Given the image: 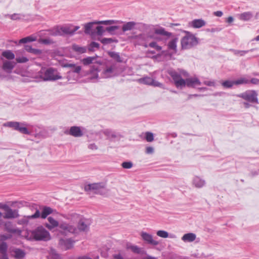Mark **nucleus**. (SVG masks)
I'll return each instance as SVG.
<instances>
[{"mask_svg": "<svg viewBox=\"0 0 259 259\" xmlns=\"http://www.w3.org/2000/svg\"><path fill=\"white\" fill-rule=\"evenodd\" d=\"M126 248L127 249H130L133 252L139 254L141 252V248L137 245L127 244Z\"/></svg>", "mask_w": 259, "mask_h": 259, "instance_id": "a19ab883", "label": "nucleus"}, {"mask_svg": "<svg viewBox=\"0 0 259 259\" xmlns=\"http://www.w3.org/2000/svg\"><path fill=\"white\" fill-rule=\"evenodd\" d=\"M59 228L61 230L63 233H77V229L71 223H67L65 222L60 223Z\"/></svg>", "mask_w": 259, "mask_h": 259, "instance_id": "9b49d317", "label": "nucleus"}, {"mask_svg": "<svg viewBox=\"0 0 259 259\" xmlns=\"http://www.w3.org/2000/svg\"><path fill=\"white\" fill-rule=\"evenodd\" d=\"M36 40V38L31 36H29L21 39L19 40V44H25L28 42H31Z\"/></svg>", "mask_w": 259, "mask_h": 259, "instance_id": "ea45409f", "label": "nucleus"}, {"mask_svg": "<svg viewBox=\"0 0 259 259\" xmlns=\"http://www.w3.org/2000/svg\"><path fill=\"white\" fill-rule=\"evenodd\" d=\"M39 42L40 43H41L43 44L49 45V44H52L53 42V41L50 39L45 38V39H40L39 40Z\"/></svg>", "mask_w": 259, "mask_h": 259, "instance_id": "6e6d98bb", "label": "nucleus"}, {"mask_svg": "<svg viewBox=\"0 0 259 259\" xmlns=\"http://www.w3.org/2000/svg\"><path fill=\"white\" fill-rule=\"evenodd\" d=\"M74 243V241L71 238L60 239L59 244L63 249L68 250L73 247Z\"/></svg>", "mask_w": 259, "mask_h": 259, "instance_id": "a211bd4d", "label": "nucleus"}, {"mask_svg": "<svg viewBox=\"0 0 259 259\" xmlns=\"http://www.w3.org/2000/svg\"><path fill=\"white\" fill-rule=\"evenodd\" d=\"M206 32H210L212 33L216 32H219L221 30V28L219 27H215V28H212L211 29L210 28H207L206 29Z\"/></svg>", "mask_w": 259, "mask_h": 259, "instance_id": "4d7b16f0", "label": "nucleus"}, {"mask_svg": "<svg viewBox=\"0 0 259 259\" xmlns=\"http://www.w3.org/2000/svg\"><path fill=\"white\" fill-rule=\"evenodd\" d=\"M99 46H100V45L98 42L93 41L90 44V48L89 49V50L91 51H92L93 48H99Z\"/></svg>", "mask_w": 259, "mask_h": 259, "instance_id": "052dcab7", "label": "nucleus"}, {"mask_svg": "<svg viewBox=\"0 0 259 259\" xmlns=\"http://www.w3.org/2000/svg\"><path fill=\"white\" fill-rule=\"evenodd\" d=\"M101 132L106 136L107 139L110 141H112L116 138L121 137V135L119 133H117L111 129H104L101 131Z\"/></svg>", "mask_w": 259, "mask_h": 259, "instance_id": "4468645a", "label": "nucleus"}, {"mask_svg": "<svg viewBox=\"0 0 259 259\" xmlns=\"http://www.w3.org/2000/svg\"><path fill=\"white\" fill-rule=\"evenodd\" d=\"M119 28L118 26H111L107 27L106 29V31L112 35L115 34L114 31Z\"/></svg>", "mask_w": 259, "mask_h": 259, "instance_id": "a18cd8bd", "label": "nucleus"}, {"mask_svg": "<svg viewBox=\"0 0 259 259\" xmlns=\"http://www.w3.org/2000/svg\"><path fill=\"white\" fill-rule=\"evenodd\" d=\"M88 148L92 150H97L98 149L97 146L94 143L90 144L88 146Z\"/></svg>", "mask_w": 259, "mask_h": 259, "instance_id": "774afa93", "label": "nucleus"}, {"mask_svg": "<svg viewBox=\"0 0 259 259\" xmlns=\"http://www.w3.org/2000/svg\"><path fill=\"white\" fill-rule=\"evenodd\" d=\"M95 34L98 35H102L104 32L103 27L102 26H98L95 27Z\"/></svg>", "mask_w": 259, "mask_h": 259, "instance_id": "09e8293b", "label": "nucleus"}, {"mask_svg": "<svg viewBox=\"0 0 259 259\" xmlns=\"http://www.w3.org/2000/svg\"><path fill=\"white\" fill-rule=\"evenodd\" d=\"M60 215L64 219L70 221L72 223H78L82 217V215L75 212L70 213L68 214H61Z\"/></svg>", "mask_w": 259, "mask_h": 259, "instance_id": "dca6fc26", "label": "nucleus"}, {"mask_svg": "<svg viewBox=\"0 0 259 259\" xmlns=\"http://www.w3.org/2000/svg\"><path fill=\"white\" fill-rule=\"evenodd\" d=\"M136 25V23L134 21L126 22L123 25L122 30L123 32L132 30L135 28Z\"/></svg>", "mask_w": 259, "mask_h": 259, "instance_id": "bb28decb", "label": "nucleus"}, {"mask_svg": "<svg viewBox=\"0 0 259 259\" xmlns=\"http://www.w3.org/2000/svg\"><path fill=\"white\" fill-rule=\"evenodd\" d=\"M253 17V14L250 12H246L240 14L239 15V19L242 21H248Z\"/></svg>", "mask_w": 259, "mask_h": 259, "instance_id": "2f4dec72", "label": "nucleus"}, {"mask_svg": "<svg viewBox=\"0 0 259 259\" xmlns=\"http://www.w3.org/2000/svg\"><path fill=\"white\" fill-rule=\"evenodd\" d=\"M24 49L27 52L34 55H39L42 53L41 50L32 48L30 45H25Z\"/></svg>", "mask_w": 259, "mask_h": 259, "instance_id": "c85d7f7f", "label": "nucleus"}, {"mask_svg": "<svg viewBox=\"0 0 259 259\" xmlns=\"http://www.w3.org/2000/svg\"><path fill=\"white\" fill-rule=\"evenodd\" d=\"M26 125L27 124L25 122H19L17 121H9L4 124V126L11 127L21 134L30 135L31 133L26 127Z\"/></svg>", "mask_w": 259, "mask_h": 259, "instance_id": "39448f33", "label": "nucleus"}, {"mask_svg": "<svg viewBox=\"0 0 259 259\" xmlns=\"http://www.w3.org/2000/svg\"><path fill=\"white\" fill-rule=\"evenodd\" d=\"M154 152V149L152 147H148L146 149V153L147 154H152Z\"/></svg>", "mask_w": 259, "mask_h": 259, "instance_id": "69168bd1", "label": "nucleus"}, {"mask_svg": "<svg viewBox=\"0 0 259 259\" xmlns=\"http://www.w3.org/2000/svg\"><path fill=\"white\" fill-rule=\"evenodd\" d=\"M8 245L6 242H3L0 244V253L3 254V259H7V250H8Z\"/></svg>", "mask_w": 259, "mask_h": 259, "instance_id": "7c9ffc66", "label": "nucleus"}, {"mask_svg": "<svg viewBox=\"0 0 259 259\" xmlns=\"http://www.w3.org/2000/svg\"><path fill=\"white\" fill-rule=\"evenodd\" d=\"M81 68L80 66H75L72 69L71 71L73 72L79 73L81 71Z\"/></svg>", "mask_w": 259, "mask_h": 259, "instance_id": "680f3d73", "label": "nucleus"}, {"mask_svg": "<svg viewBox=\"0 0 259 259\" xmlns=\"http://www.w3.org/2000/svg\"><path fill=\"white\" fill-rule=\"evenodd\" d=\"M234 84H246L249 83V80L246 79L245 78H241L236 80L234 81Z\"/></svg>", "mask_w": 259, "mask_h": 259, "instance_id": "37998d69", "label": "nucleus"}, {"mask_svg": "<svg viewBox=\"0 0 259 259\" xmlns=\"http://www.w3.org/2000/svg\"><path fill=\"white\" fill-rule=\"evenodd\" d=\"M178 41V38L177 37H175L174 38L172 39L171 40H170L168 44L167 47L168 48L169 50H172L174 51H176L177 50V44Z\"/></svg>", "mask_w": 259, "mask_h": 259, "instance_id": "f704fd0d", "label": "nucleus"}, {"mask_svg": "<svg viewBox=\"0 0 259 259\" xmlns=\"http://www.w3.org/2000/svg\"><path fill=\"white\" fill-rule=\"evenodd\" d=\"M108 55L113 59L114 60H116L118 62H122V60L119 55V54L117 52H108Z\"/></svg>", "mask_w": 259, "mask_h": 259, "instance_id": "c9c22d12", "label": "nucleus"}, {"mask_svg": "<svg viewBox=\"0 0 259 259\" xmlns=\"http://www.w3.org/2000/svg\"><path fill=\"white\" fill-rule=\"evenodd\" d=\"M185 83L184 88L185 86H187L189 88H195L196 86L200 85L201 82L197 77H190L186 79H184Z\"/></svg>", "mask_w": 259, "mask_h": 259, "instance_id": "f3484780", "label": "nucleus"}, {"mask_svg": "<svg viewBox=\"0 0 259 259\" xmlns=\"http://www.w3.org/2000/svg\"><path fill=\"white\" fill-rule=\"evenodd\" d=\"M84 190L86 191L93 190L96 194H102L105 191V185L103 183L89 184L85 186Z\"/></svg>", "mask_w": 259, "mask_h": 259, "instance_id": "9d476101", "label": "nucleus"}, {"mask_svg": "<svg viewBox=\"0 0 259 259\" xmlns=\"http://www.w3.org/2000/svg\"><path fill=\"white\" fill-rule=\"evenodd\" d=\"M101 42L103 44H108L113 42V39L111 38H103L101 40Z\"/></svg>", "mask_w": 259, "mask_h": 259, "instance_id": "5fc2aeb1", "label": "nucleus"}, {"mask_svg": "<svg viewBox=\"0 0 259 259\" xmlns=\"http://www.w3.org/2000/svg\"><path fill=\"white\" fill-rule=\"evenodd\" d=\"M168 74L172 78L175 85L177 88L182 89L184 88V79L182 78L178 70H169L168 71Z\"/></svg>", "mask_w": 259, "mask_h": 259, "instance_id": "0eeeda50", "label": "nucleus"}, {"mask_svg": "<svg viewBox=\"0 0 259 259\" xmlns=\"http://www.w3.org/2000/svg\"><path fill=\"white\" fill-rule=\"evenodd\" d=\"M53 212V210L52 208L48 206H45L41 213V218L44 219H46L48 215L51 214Z\"/></svg>", "mask_w": 259, "mask_h": 259, "instance_id": "473e14b6", "label": "nucleus"}, {"mask_svg": "<svg viewBox=\"0 0 259 259\" xmlns=\"http://www.w3.org/2000/svg\"><path fill=\"white\" fill-rule=\"evenodd\" d=\"M96 24H98L97 22H92L87 23L84 24V32L87 34L94 35L95 34V28L94 25Z\"/></svg>", "mask_w": 259, "mask_h": 259, "instance_id": "6ab92c4d", "label": "nucleus"}, {"mask_svg": "<svg viewBox=\"0 0 259 259\" xmlns=\"http://www.w3.org/2000/svg\"><path fill=\"white\" fill-rule=\"evenodd\" d=\"M1 208L5 211L3 216L5 219H13L17 218L18 215L17 210H13L7 204L3 205Z\"/></svg>", "mask_w": 259, "mask_h": 259, "instance_id": "f8f14e48", "label": "nucleus"}, {"mask_svg": "<svg viewBox=\"0 0 259 259\" xmlns=\"http://www.w3.org/2000/svg\"><path fill=\"white\" fill-rule=\"evenodd\" d=\"M157 45V42H156L155 41H152V42L149 43V44L148 45H144V47L147 48V47H148V46H149L152 48H155Z\"/></svg>", "mask_w": 259, "mask_h": 259, "instance_id": "0e129e2a", "label": "nucleus"}, {"mask_svg": "<svg viewBox=\"0 0 259 259\" xmlns=\"http://www.w3.org/2000/svg\"><path fill=\"white\" fill-rule=\"evenodd\" d=\"M69 134L74 137H80L83 136V132L81 130V127L77 126H71Z\"/></svg>", "mask_w": 259, "mask_h": 259, "instance_id": "4be33fe9", "label": "nucleus"}, {"mask_svg": "<svg viewBox=\"0 0 259 259\" xmlns=\"http://www.w3.org/2000/svg\"><path fill=\"white\" fill-rule=\"evenodd\" d=\"M72 27L73 26L57 27L54 29L51 34L53 36H62L65 34L73 35L80 28L78 26Z\"/></svg>", "mask_w": 259, "mask_h": 259, "instance_id": "20e7f679", "label": "nucleus"}, {"mask_svg": "<svg viewBox=\"0 0 259 259\" xmlns=\"http://www.w3.org/2000/svg\"><path fill=\"white\" fill-rule=\"evenodd\" d=\"M2 56L9 60H12L15 58V55L11 50L4 51L2 53Z\"/></svg>", "mask_w": 259, "mask_h": 259, "instance_id": "e433bc0d", "label": "nucleus"}, {"mask_svg": "<svg viewBox=\"0 0 259 259\" xmlns=\"http://www.w3.org/2000/svg\"><path fill=\"white\" fill-rule=\"evenodd\" d=\"M222 85L225 88H231L234 84V81L226 80L222 83Z\"/></svg>", "mask_w": 259, "mask_h": 259, "instance_id": "49530a36", "label": "nucleus"}, {"mask_svg": "<svg viewBox=\"0 0 259 259\" xmlns=\"http://www.w3.org/2000/svg\"><path fill=\"white\" fill-rule=\"evenodd\" d=\"M203 83L209 87H214L215 84V82L214 81L210 80H205L203 81Z\"/></svg>", "mask_w": 259, "mask_h": 259, "instance_id": "13d9d810", "label": "nucleus"}, {"mask_svg": "<svg viewBox=\"0 0 259 259\" xmlns=\"http://www.w3.org/2000/svg\"><path fill=\"white\" fill-rule=\"evenodd\" d=\"M178 70L180 73V75L181 76L182 75L184 77H188L189 76V73L186 71L182 69H178Z\"/></svg>", "mask_w": 259, "mask_h": 259, "instance_id": "bf43d9fd", "label": "nucleus"}, {"mask_svg": "<svg viewBox=\"0 0 259 259\" xmlns=\"http://www.w3.org/2000/svg\"><path fill=\"white\" fill-rule=\"evenodd\" d=\"M48 220L49 222V224H47L46 225V227L49 229V230H51L54 229L57 227H59L60 223L58 221L54 219L52 217H49L48 218Z\"/></svg>", "mask_w": 259, "mask_h": 259, "instance_id": "b1692460", "label": "nucleus"}, {"mask_svg": "<svg viewBox=\"0 0 259 259\" xmlns=\"http://www.w3.org/2000/svg\"><path fill=\"white\" fill-rule=\"evenodd\" d=\"M38 75L44 81H54L62 78L57 69L52 67L42 68Z\"/></svg>", "mask_w": 259, "mask_h": 259, "instance_id": "f257e3e1", "label": "nucleus"}, {"mask_svg": "<svg viewBox=\"0 0 259 259\" xmlns=\"http://www.w3.org/2000/svg\"><path fill=\"white\" fill-rule=\"evenodd\" d=\"M77 232L79 231L86 232L89 230V227L87 223V221L84 218L82 217L81 219L78 222Z\"/></svg>", "mask_w": 259, "mask_h": 259, "instance_id": "aec40b11", "label": "nucleus"}, {"mask_svg": "<svg viewBox=\"0 0 259 259\" xmlns=\"http://www.w3.org/2000/svg\"><path fill=\"white\" fill-rule=\"evenodd\" d=\"M51 254L54 259H61V258L60 254L58 253L55 249L51 250Z\"/></svg>", "mask_w": 259, "mask_h": 259, "instance_id": "864d4df0", "label": "nucleus"}, {"mask_svg": "<svg viewBox=\"0 0 259 259\" xmlns=\"http://www.w3.org/2000/svg\"><path fill=\"white\" fill-rule=\"evenodd\" d=\"M205 24V21L202 19H194L189 22V26L194 28H200Z\"/></svg>", "mask_w": 259, "mask_h": 259, "instance_id": "412c9836", "label": "nucleus"}, {"mask_svg": "<svg viewBox=\"0 0 259 259\" xmlns=\"http://www.w3.org/2000/svg\"><path fill=\"white\" fill-rule=\"evenodd\" d=\"M249 81L254 84H259V79L256 78H253L250 80H249Z\"/></svg>", "mask_w": 259, "mask_h": 259, "instance_id": "338daca9", "label": "nucleus"}, {"mask_svg": "<svg viewBox=\"0 0 259 259\" xmlns=\"http://www.w3.org/2000/svg\"><path fill=\"white\" fill-rule=\"evenodd\" d=\"M72 49L74 52L78 54H83L87 52V48L85 47H81L76 44L73 45Z\"/></svg>", "mask_w": 259, "mask_h": 259, "instance_id": "72a5a7b5", "label": "nucleus"}, {"mask_svg": "<svg viewBox=\"0 0 259 259\" xmlns=\"http://www.w3.org/2000/svg\"><path fill=\"white\" fill-rule=\"evenodd\" d=\"M133 164L131 161H125L122 163L121 166L125 169H130L133 167Z\"/></svg>", "mask_w": 259, "mask_h": 259, "instance_id": "8fccbe9b", "label": "nucleus"}, {"mask_svg": "<svg viewBox=\"0 0 259 259\" xmlns=\"http://www.w3.org/2000/svg\"><path fill=\"white\" fill-rule=\"evenodd\" d=\"M154 32L156 34L165 36H167V37H169L172 35V33L171 32L166 31L165 29L162 27L155 29Z\"/></svg>", "mask_w": 259, "mask_h": 259, "instance_id": "c756f323", "label": "nucleus"}, {"mask_svg": "<svg viewBox=\"0 0 259 259\" xmlns=\"http://www.w3.org/2000/svg\"><path fill=\"white\" fill-rule=\"evenodd\" d=\"M237 97L252 103H258L257 94L255 91H248L237 95Z\"/></svg>", "mask_w": 259, "mask_h": 259, "instance_id": "6e6552de", "label": "nucleus"}, {"mask_svg": "<svg viewBox=\"0 0 259 259\" xmlns=\"http://www.w3.org/2000/svg\"><path fill=\"white\" fill-rule=\"evenodd\" d=\"M196 238V236L194 233H189L184 234L182 237V240L185 242H191L194 241Z\"/></svg>", "mask_w": 259, "mask_h": 259, "instance_id": "a878e982", "label": "nucleus"}, {"mask_svg": "<svg viewBox=\"0 0 259 259\" xmlns=\"http://www.w3.org/2000/svg\"><path fill=\"white\" fill-rule=\"evenodd\" d=\"M138 82L142 84H147V85H153L154 87H161L162 86V84L160 82L155 81L153 78L148 77L146 76L142 78H140L138 79Z\"/></svg>", "mask_w": 259, "mask_h": 259, "instance_id": "ddd939ff", "label": "nucleus"}, {"mask_svg": "<svg viewBox=\"0 0 259 259\" xmlns=\"http://www.w3.org/2000/svg\"><path fill=\"white\" fill-rule=\"evenodd\" d=\"M32 234L36 240L48 241L50 239L49 232L42 227H38L32 232Z\"/></svg>", "mask_w": 259, "mask_h": 259, "instance_id": "423d86ee", "label": "nucleus"}, {"mask_svg": "<svg viewBox=\"0 0 259 259\" xmlns=\"http://www.w3.org/2000/svg\"><path fill=\"white\" fill-rule=\"evenodd\" d=\"M116 74V67L115 64L106 65L100 74V77L103 78H110Z\"/></svg>", "mask_w": 259, "mask_h": 259, "instance_id": "1a4fd4ad", "label": "nucleus"}, {"mask_svg": "<svg viewBox=\"0 0 259 259\" xmlns=\"http://www.w3.org/2000/svg\"><path fill=\"white\" fill-rule=\"evenodd\" d=\"M186 34L181 39V45L183 49H189L198 44V39L191 32L185 31Z\"/></svg>", "mask_w": 259, "mask_h": 259, "instance_id": "7ed1b4c3", "label": "nucleus"}, {"mask_svg": "<svg viewBox=\"0 0 259 259\" xmlns=\"http://www.w3.org/2000/svg\"><path fill=\"white\" fill-rule=\"evenodd\" d=\"M7 16L13 20H19L20 19H23L24 17V16L23 15L17 13H14L12 15H8Z\"/></svg>", "mask_w": 259, "mask_h": 259, "instance_id": "58836bf2", "label": "nucleus"}, {"mask_svg": "<svg viewBox=\"0 0 259 259\" xmlns=\"http://www.w3.org/2000/svg\"><path fill=\"white\" fill-rule=\"evenodd\" d=\"M142 239L147 244L152 245H157L159 244L158 241L155 240L153 238L152 235L146 232H142L141 234Z\"/></svg>", "mask_w": 259, "mask_h": 259, "instance_id": "2eb2a0df", "label": "nucleus"}, {"mask_svg": "<svg viewBox=\"0 0 259 259\" xmlns=\"http://www.w3.org/2000/svg\"><path fill=\"white\" fill-rule=\"evenodd\" d=\"M15 67V64L10 61H6L4 62L2 67L3 69L8 73H12V70Z\"/></svg>", "mask_w": 259, "mask_h": 259, "instance_id": "393cba45", "label": "nucleus"}, {"mask_svg": "<svg viewBox=\"0 0 259 259\" xmlns=\"http://www.w3.org/2000/svg\"><path fill=\"white\" fill-rule=\"evenodd\" d=\"M156 234L159 237L161 238H166L168 237L169 234L167 232L164 230H159L156 232Z\"/></svg>", "mask_w": 259, "mask_h": 259, "instance_id": "c03bdc74", "label": "nucleus"}, {"mask_svg": "<svg viewBox=\"0 0 259 259\" xmlns=\"http://www.w3.org/2000/svg\"><path fill=\"white\" fill-rule=\"evenodd\" d=\"M146 139L148 142H152L154 140V136L153 133L151 132L146 133Z\"/></svg>", "mask_w": 259, "mask_h": 259, "instance_id": "3c124183", "label": "nucleus"}, {"mask_svg": "<svg viewBox=\"0 0 259 259\" xmlns=\"http://www.w3.org/2000/svg\"><path fill=\"white\" fill-rule=\"evenodd\" d=\"M40 216L41 217V214H40L39 210H36L35 213L32 214L30 218L32 219H36L39 218Z\"/></svg>", "mask_w": 259, "mask_h": 259, "instance_id": "e2e57ef3", "label": "nucleus"}, {"mask_svg": "<svg viewBox=\"0 0 259 259\" xmlns=\"http://www.w3.org/2000/svg\"><path fill=\"white\" fill-rule=\"evenodd\" d=\"M118 22V21L117 20H109L98 21V22H97V23L99 24H104V25H111L112 24L116 23Z\"/></svg>", "mask_w": 259, "mask_h": 259, "instance_id": "de8ad7c7", "label": "nucleus"}, {"mask_svg": "<svg viewBox=\"0 0 259 259\" xmlns=\"http://www.w3.org/2000/svg\"><path fill=\"white\" fill-rule=\"evenodd\" d=\"M98 57L96 55L93 57H88L81 60V62L84 65H89L90 64H94L90 70L91 76V79H97L99 77L97 72L98 71V68L96 66L95 64H100V62L98 60Z\"/></svg>", "mask_w": 259, "mask_h": 259, "instance_id": "f03ea898", "label": "nucleus"}, {"mask_svg": "<svg viewBox=\"0 0 259 259\" xmlns=\"http://www.w3.org/2000/svg\"><path fill=\"white\" fill-rule=\"evenodd\" d=\"M193 184L196 187L200 188L204 186L205 182L200 177L196 176L193 180Z\"/></svg>", "mask_w": 259, "mask_h": 259, "instance_id": "cd10ccee", "label": "nucleus"}, {"mask_svg": "<svg viewBox=\"0 0 259 259\" xmlns=\"http://www.w3.org/2000/svg\"><path fill=\"white\" fill-rule=\"evenodd\" d=\"M12 255L15 259H22L26 255V253L24 250L20 248H14L12 250Z\"/></svg>", "mask_w": 259, "mask_h": 259, "instance_id": "5701e85b", "label": "nucleus"}, {"mask_svg": "<svg viewBox=\"0 0 259 259\" xmlns=\"http://www.w3.org/2000/svg\"><path fill=\"white\" fill-rule=\"evenodd\" d=\"M17 63H26L28 61V59L25 57H19L16 58Z\"/></svg>", "mask_w": 259, "mask_h": 259, "instance_id": "603ef678", "label": "nucleus"}, {"mask_svg": "<svg viewBox=\"0 0 259 259\" xmlns=\"http://www.w3.org/2000/svg\"><path fill=\"white\" fill-rule=\"evenodd\" d=\"M254 50H255L254 49H252L251 50H246V51L233 50V52L235 55H239L240 56H243L245 55V54L248 53V52H252Z\"/></svg>", "mask_w": 259, "mask_h": 259, "instance_id": "4c0bfd02", "label": "nucleus"}, {"mask_svg": "<svg viewBox=\"0 0 259 259\" xmlns=\"http://www.w3.org/2000/svg\"><path fill=\"white\" fill-rule=\"evenodd\" d=\"M5 229L10 233H15L16 230L13 228L12 224L11 222H7L5 225Z\"/></svg>", "mask_w": 259, "mask_h": 259, "instance_id": "79ce46f5", "label": "nucleus"}]
</instances>
